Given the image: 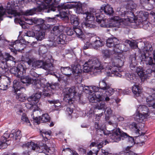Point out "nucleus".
Segmentation results:
<instances>
[{"mask_svg": "<svg viewBox=\"0 0 155 155\" xmlns=\"http://www.w3.org/2000/svg\"><path fill=\"white\" fill-rule=\"evenodd\" d=\"M101 53L104 58V61L101 63L96 58L89 59L83 65V71L84 72L91 71L96 73L99 71H100L102 69H104L106 71L110 68L113 65L112 64L113 62L112 56L114 54L116 55V51L103 49L101 50Z\"/></svg>", "mask_w": 155, "mask_h": 155, "instance_id": "1", "label": "nucleus"}, {"mask_svg": "<svg viewBox=\"0 0 155 155\" xmlns=\"http://www.w3.org/2000/svg\"><path fill=\"white\" fill-rule=\"evenodd\" d=\"M121 52L117 53L116 55H114L115 58H113L112 66L110 69L106 71L107 75L108 76H115L117 77L123 78L125 74L124 72L120 70V69L124 64L125 61V57L121 53Z\"/></svg>", "mask_w": 155, "mask_h": 155, "instance_id": "2", "label": "nucleus"}, {"mask_svg": "<svg viewBox=\"0 0 155 155\" xmlns=\"http://www.w3.org/2000/svg\"><path fill=\"white\" fill-rule=\"evenodd\" d=\"M53 0H36L35 2L38 5L37 9L39 12L43 11L45 12H50L51 11H56L57 10L59 12V14H57L56 16L63 17L62 15H65L67 12L62 11V9L60 6L62 5H59L57 7L56 5L53 3L50 4Z\"/></svg>", "mask_w": 155, "mask_h": 155, "instance_id": "3", "label": "nucleus"}, {"mask_svg": "<svg viewBox=\"0 0 155 155\" xmlns=\"http://www.w3.org/2000/svg\"><path fill=\"white\" fill-rule=\"evenodd\" d=\"M7 11L2 6H0V20H2V17L5 15H7V14L11 15V16H9L8 17L12 18V17H15L14 20L15 21L16 20L18 21H20L19 20V18L21 15L20 10L19 7L17 4L15 3L13 0H11L7 3L6 6Z\"/></svg>", "mask_w": 155, "mask_h": 155, "instance_id": "4", "label": "nucleus"}, {"mask_svg": "<svg viewBox=\"0 0 155 155\" xmlns=\"http://www.w3.org/2000/svg\"><path fill=\"white\" fill-rule=\"evenodd\" d=\"M130 68L133 71H136L138 75L141 79L142 81L147 79L150 77L152 73L151 69H148L145 71L141 67H136L137 62L136 58V54L130 55Z\"/></svg>", "mask_w": 155, "mask_h": 155, "instance_id": "5", "label": "nucleus"}, {"mask_svg": "<svg viewBox=\"0 0 155 155\" xmlns=\"http://www.w3.org/2000/svg\"><path fill=\"white\" fill-rule=\"evenodd\" d=\"M29 67L32 69L41 68L47 71L48 74H54L56 68L53 64L50 62H45L40 60H36L35 59H29L27 62Z\"/></svg>", "mask_w": 155, "mask_h": 155, "instance_id": "6", "label": "nucleus"}, {"mask_svg": "<svg viewBox=\"0 0 155 155\" xmlns=\"http://www.w3.org/2000/svg\"><path fill=\"white\" fill-rule=\"evenodd\" d=\"M23 147H26L33 150H36V151L39 153H43L48 155H51L54 152V148L50 149L46 144L42 142H40L38 146L37 144L35 143L32 141L28 142L24 144Z\"/></svg>", "mask_w": 155, "mask_h": 155, "instance_id": "7", "label": "nucleus"}, {"mask_svg": "<svg viewBox=\"0 0 155 155\" xmlns=\"http://www.w3.org/2000/svg\"><path fill=\"white\" fill-rule=\"evenodd\" d=\"M33 83L35 85V87L42 91L43 95L46 96L51 95L54 93V91L58 88V83L53 84L48 83L45 86L44 84L41 82L39 80H38L37 78L35 79Z\"/></svg>", "mask_w": 155, "mask_h": 155, "instance_id": "8", "label": "nucleus"}, {"mask_svg": "<svg viewBox=\"0 0 155 155\" xmlns=\"http://www.w3.org/2000/svg\"><path fill=\"white\" fill-rule=\"evenodd\" d=\"M149 115L147 107L144 105H140L137 107L136 112L133 116L135 121L141 123L145 121Z\"/></svg>", "mask_w": 155, "mask_h": 155, "instance_id": "9", "label": "nucleus"}, {"mask_svg": "<svg viewBox=\"0 0 155 155\" xmlns=\"http://www.w3.org/2000/svg\"><path fill=\"white\" fill-rule=\"evenodd\" d=\"M130 14L131 16L128 15L127 17L125 16L126 18L124 19L121 18L119 16L111 18V21H110V26L119 28L124 26V25H127L129 23L133 22L134 21V15L132 12Z\"/></svg>", "mask_w": 155, "mask_h": 155, "instance_id": "10", "label": "nucleus"}, {"mask_svg": "<svg viewBox=\"0 0 155 155\" xmlns=\"http://www.w3.org/2000/svg\"><path fill=\"white\" fill-rule=\"evenodd\" d=\"M88 98L90 103L98 102L95 105V108L98 110H105V103L104 101H103L104 97L102 95L93 93L89 94Z\"/></svg>", "mask_w": 155, "mask_h": 155, "instance_id": "11", "label": "nucleus"}, {"mask_svg": "<svg viewBox=\"0 0 155 155\" xmlns=\"http://www.w3.org/2000/svg\"><path fill=\"white\" fill-rule=\"evenodd\" d=\"M96 12L95 10H93L92 11L84 12V15H86L85 21L81 24V26L83 28H95L97 27L96 25L90 23V21H94L95 19Z\"/></svg>", "mask_w": 155, "mask_h": 155, "instance_id": "12", "label": "nucleus"}, {"mask_svg": "<svg viewBox=\"0 0 155 155\" xmlns=\"http://www.w3.org/2000/svg\"><path fill=\"white\" fill-rule=\"evenodd\" d=\"M137 7V5L134 2L131 0H129L128 1L127 4L126 6V8L127 10L128 11H123L122 8H118L117 9V11L118 12V14L122 16H125L127 17L128 15L131 16V15L130 14L131 12H132L134 15V12L133 11ZM134 19H135L134 16Z\"/></svg>", "mask_w": 155, "mask_h": 155, "instance_id": "13", "label": "nucleus"}, {"mask_svg": "<svg viewBox=\"0 0 155 155\" xmlns=\"http://www.w3.org/2000/svg\"><path fill=\"white\" fill-rule=\"evenodd\" d=\"M21 132L19 130H12L11 133L9 134L8 131H6L2 137V141L5 140L6 143L9 140H7L8 138H12L13 140H15L17 142H18L21 137Z\"/></svg>", "mask_w": 155, "mask_h": 155, "instance_id": "14", "label": "nucleus"}, {"mask_svg": "<svg viewBox=\"0 0 155 155\" xmlns=\"http://www.w3.org/2000/svg\"><path fill=\"white\" fill-rule=\"evenodd\" d=\"M118 40L115 37L108 38L106 41V44L107 47L109 48L113 47V50L116 51L117 53L122 51L124 49L122 48L124 45L119 43Z\"/></svg>", "mask_w": 155, "mask_h": 155, "instance_id": "15", "label": "nucleus"}, {"mask_svg": "<svg viewBox=\"0 0 155 155\" xmlns=\"http://www.w3.org/2000/svg\"><path fill=\"white\" fill-rule=\"evenodd\" d=\"M59 7L62 9V11H67V13L64 16L66 15L68 13L70 14L69 11L67 10L75 8H76V12L78 14H81L84 15V12L82 10V8L81 4H72L71 3H64L61 6Z\"/></svg>", "mask_w": 155, "mask_h": 155, "instance_id": "16", "label": "nucleus"}, {"mask_svg": "<svg viewBox=\"0 0 155 155\" xmlns=\"http://www.w3.org/2000/svg\"><path fill=\"white\" fill-rule=\"evenodd\" d=\"M71 24L73 25L74 29V33H75L77 37L82 39L84 36L83 32L80 28H78L79 23L78 18L75 15H71L70 17Z\"/></svg>", "mask_w": 155, "mask_h": 155, "instance_id": "17", "label": "nucleus"}, {"mask_svg": "<svg viewBox=\"0 0 155 155\" xmlns=\"http://www.w3.org/2000/svg\"><path fill=\"white\" fill-rule=\"evenodd\" d=\"M110 138L113 140L114 142H117L127 137V134L121 130L119 128L114 129L113 130L112 134L110 136Z\"/></svg>", "mask_w": 155, "mask_h": 155, "instance_id": "18", "label": "nucleus"}, {"mask_svg": "<svg viewBox=\"0 0 155 155\" xmlns=\"http://www.w3.org/2000/svg\"><path fill=\"white\" fill-rule=\"evenodd\" d=\"M4 60L5 61H1L2 64L1 67H0V74H5L8 70L6 63L7 61L10 60L14 64H15L16 63L15 58L8 53L5 54Z\"/></svg>", "mask_w": 155, "mask_h": 155, "instance_id": "19", "label": "nucleus"}, {"mask_svg": "<svg viewBox=\"0 0 155 155\" xmlns=\"http://www.w3.org/2000/svg\"><path fill=\"white\" fill-rule=\"evenodd\" d=\"M148 13L143 11H140L137 14V18L141 23L143 27L145 29H147L149 27L150 23L147 20L148 16Z\"/></svg>", "mask_w": 155, "mask_h": 155, "instance_id": "20", "label": "nucleus"}, {"mask_svg": "<svg viewBox=\"0 0 155 155\" xmlns=\"http://www.w3.org/2000/svg\"><path fill=\"white\" fill-rule=\"evenodd\" d=\"M106 79L105 78L100 81L99 86L100 90L105 91V94L107 96H111L114 91V90L111 88L110 85L106 82Z\"/></svg>", "mask_w": 155, "mask_h": 155, "instance_id": "21", "label": "nucleus"}, {"mask_svg": "<svg viewBox=\"0 0 155 155\" xmlns=\"http://www.w3.org/2000/svg\"><path fill=\"white\" fill-rule=\"evenodd\" d=\"M76 92L74 87L67 88L65 89L64 100L69 103H73L74 101L73 99L75 96Z\"/></svg>", "mask_w": 155, "mask_h": 155, "instance_id": "22", "label": "nucleus"}, {"mask_svg": "<svg viewBox=\"0 0 155 155\" xmlns=\"http://www.w3.org/2000/svg\"><path fill=\"white\" fill-rule=\"evenodd\" d=\"M67 40L65 35L61 34L58 36L54 37L52 45L54 47L58 46V45H64L67 44Z\"/></svg>", "mask_w": 155, "mask_h": 155, "instance_id": "23", "label": "nucleus"}, {"mask_svg": "<svg viewBox=\"0 0 155 155\" xmlns=\"http://www.w3.org/2000/svg\"><path fill=\"white\" fill-rule=\"evenodd\" d=\"M142 89L141 87L137 84H134L132 87V90L134 96L139 102L143 101V98H141Z\"/></svg>", "mask_w": 155, "mask_h": 155, "instance_id": "24", "label": "nucleus"}, {"mask_svg": "<svg viewBox=\"0 0 155 155\" xmlns=\"http://www.w3.org/2000/svg\"><path fill=\"white\" fill-rule=\"evenodd\" d=\"M25 73H24V74L22 75L21 77H19L20 78H21L20 81H21V84H29L32 82L34 86V87L37 88L35 87V85L33 83V82L35 80V79L36 78H37L38 80H39L37 78L38 76V75L34 72H31V74L32 76H34L35 77L34 78L31 80V78L28 76H25L24 74Z\"/></svg>", "mask_w": 155, "mask_h": 155, "instance_id": "25", "label": "nucleus"}, {"mask_svg": "<svg viewBox=\"0 0 155 155\" xmlns=\"http://www.w3.org/2000/svg\"><path fill=\"white\" fill-rule=\"evenodd\" d=\"M151 95L147 97L146 99L147 104L149 107L155 108V88L151 90Z\"/></svg>", "mask_w": 155, "mask_h": 155, "instance_id": "26", "label": "nucleus"}, {"mask_svg": "<svg viewBox=\"0 0 155 155\" xmlns=\"http://www.w3.org/2000/svg\"><path fill=\"white\" fill-rule=\"evenodd\" d=\"M10 79L8 77L3 75L0 76V87L1 90H5L8 88V86L10 84Z\"/></svg>", "mask_w": 155, "mask_h": 155, "instance_id": "27", "label": "nucleus"}, {"mask_svg": "<svg viewBox=\"0 0 155 155\" xmlns=\"http://www.w3.org/2000/svg\"><path fill=\"white\" fill-rule=\"evenodd\" d=\"M39 89V90L37 93L33 94L27 98L29 102L33 103L35 105H36V104L38 102L42 94L41 91L40 90V89Z\"/></svg>", "mask_w": 155, "mask_h": 155, "instance_id": "28", "label": "nucleus"}, {"mask_svg": "<svg viewBox=\"0 0 155 155\" xmlns=\"http://www.w3.org/2000/svg\"><path fill=\"white\" fill-rule=\"evenodd\" d=\"M10 72L18 78L21 77L24 73H25V71L22 67L20 68L13 67L10 69Z\"/></svg>", "mask_w": 155, "mask_h": 155, "instance_id": "29", "label": "nucleus"}, {"mask_svg": "<svg viewBox=\"0 0 155 155\" xmlns=\"http://www.w3.org/2000/svg\"><path fill=\"white\" fill-rule=\"evenodd\" d=\"M100 11L101 12H104L106 14L109 15H112L114 13L112 8L109 4L102 5Z\"/></svg>", "mask_w": 155, "mask_h": 155, "instance_id": "30", "label": "nucleus"}, {"mask_svg": "<svg viewBox=\"0 0 155 155\" xmlns=\"http://www.w3.org/2000/svg\"><path fill=\"white\" fill-rule=\"evenodd\" d=\"M146 54L147 53L145 52L141 54L140 57V59L141 61H145L147 65L148 64L151 66V65H153L154 64L152 62L153 58L152 57L147 56Z\"/></svg>", "mask_w": 155, "mask_h": 155, "instance_id": "31", "label": "nucleus"}, {"mask_svg": "<svg viewBox=\"0 0 155 155\" xmlns=\"http://www.w3.org/2000/svg\"><path fill=\"white\" fill-rule=\"evenodd\" d=\"M155 3V0H143L140 3L145 9L149 10L153 8V4Z\"/></svg>", "mask_w": 155, "mask_h": 155, "instance_id": "32", "label": "nucleus"}, {"mask_svg": "<svg viewBox=\"0 0 155 155\" xmlns=\"http://www.w3.org/2000/svg\"><path fill=\"white\" fill-rule=\"evenodd\" d=\"M96 38L94 41H92L93 48L96 50H98L99 48L103 46L104 44V43L99 38Z\"/></svg>", "mask_w": 155, "mask_h": 155, "instance_id": "33", "label": "nucleus"}, {"mask_svg": "<svg viewBox=\"0 0 155 155\" xmlns=\"http://www.w3.org/2000/svg\"><path fill=\"white\" fill-rule=\"evenodd\" d=\"M13 88L14 89V93L24 88L21 83L18 81L16 80H15L13 82Z\"/></svg>", "mask_w": 155, "mask_h": 155, "instance_id": "34", "label": "nucleus"}, {"mask_svg": "<svg viewBox=\"0 0 155 155\" xmlns=\"http://www.w3.org/2000/svg\"><path fill=\"white\" fill-rule=\"evenodd\" d=\"M94 127L97 131L98 135H102L101 134L103 133L105 135H107L108 134V132L107 130H104L101 127L98 122H95L94 124Z\"/></svg>", "mask_w": 155, "mask_h": 155, "instance_id": "35", "label": "nucleus"}, {"mask_svg": "<svg viewBox=\"0 0 155 155\" xmlns=\"http://www.w3.org/2000/svg\"><path fill=\"white\" fill-rule=\"evenodd\" d=\"M80 66L78 64L71 65V68L72 73L75 76H78L82 72V70L80 69Z\"/></svg>", "mask_w": 155, "mask_h": 155, "instance_id": "36", "label": "nucleus"}, {"mask_svg": "<svg viewBox=\"0 0 155 155\" xmlns=\"http://www.w3.org/2000/svg\"><path fill=\"white\" fill-rule=\"evenodd\" d=\"M50 119L49 117L48 114H43L41 118L40 117H36L35 118V122L36 123L38 124L40 123V120L42 121L43 122H47Z\"/></svg>", "mask_w": 155, "mask_h": 155, "instance_id": "37", "label": "nucleus"}, {"mask_svg": "<svg viewBox=\"0 0 155 155\" xmlns=\"http://www.w3.org/2000/svg\"><path fill=\"white\" fill-rule=\"evenodd\" d=\"M15 98L17 100L21 102H25L27 97L26 94L23 93L16 92L15 93Z\"/></svg>", "mask_w": 155, "mask_h": 155, "instance_id": "38", "label": "nucleus"}, {"mask_svg": "<svg viewBox=\"0 0 155 155\" xmlns=\"http://www.w3.org/2000/svg\"><path fill=\"white\" fill-rule=\"evenodd\" d=\"M84 36L82 39H84V41H93L95 40L96 37L95 35L94 34L87 33L85 35H84Z\"/></svg>", "mask_w": 155, "mask_h": 155, "instance_id": "39", "label": "nucleus"}, {"mask_svg": "<svg viewBox=\"0 0 155 155\" xmlns=\"http://www.w3.org/2000/svg\"><path fill=\"white\" fill-rule=\"evenodd\" d=\"M61 70L63 74L68 76L71 74L72 72L71 68L69 67H61Z\"/></svg>", "mask_w": 155, "mask_h": 155, "instance_id": "40", "label": "nucleus"}, {"mask_svg": "<svg viewBox=\"0 0 155 155\" xmlns=\"http://www.w3.org/2000/svg\"><path fill=\"white\" fill-rule=\"evenodd\" d=\"M106 142H107L106 140L104 141H102L101 142H92L90 144V146L91 147H95L97 149H99L101 148L103 145H106Z\"/></svg>", "mask_w": 155, "mask_h": 155, "instance_id": "41", "label": "nucleus"}, {"mask_svg": "<svg viewBox=\"0 0 155 155\" xmlns=\"http://www.w3.org/2000/svg\"><path fill=\"white\" fill-rule=\"evenodd\" d=\"M63 27L61 26H55L53 28V33L56 36L59 34L63 30Z\"/></svg>", "mask_w": 155, "mask_h": 155, "instance_id": "42", "label": "nucleus"}, {"mask_svg": "<svg viewBox=\"0 0 155 155\" xmlns=\"http://www.w3.org/2000/svg\"><path fill=\"white\" fill-rule=\"evenodd\" d=\"M99 11L96 12V14L95 17V19H96V21L98 23L100 22H104V21L102 20L104 19L105 18L104 17V15L103 14L101 13H98Z\"/></svg>", "mask_w": 155, "mask_h": 155, "instance_id": "43", "label": "nucleus"}, {"mask_svg": "<svg viewBox=\"0 0 155 155\" xmlns=\"http://www.w3.org/2000/svg\"><path fill=\"white\" fill-rule=\"evenodd\" d=\"M142 50L144 53L146 52L149 55L151 54V51L152 50L153 48L151 45L148 44L143 47Z\"/></svg>", "mask_w": 155, "mask_h": 155, "instance_id": "44", "label": "nucleus"}, {"mask_svg": "<svg viewBox=\"0 0 155 155\" xmlns=\"http://www.w3.org/2000/svg\"><path fill=\"white\" fill-rule=\"evenodd\" d=\"M21 122L23 124H25L27 125L31 126V124L29 120L26 115L24 114H23L21 116Z\"/></svg>", "mask_w": 155, "mask_h": 155, "instance_id": "45", "label": "nucleus"}, {"mask_svg": "<svg viewBox=\"0 0 155 155\" xmlns=\"http://www.w3.org/2000/svg\"><path fill=\"white\" fill-rule=\"evenodd\" d=\"M103 20L104 21V22H100L98 23L100 24V26L101 27L107 28L110 26V22L108 20V19L105 18Z\"/></svg>", "mask_w": 155, "mask_h": 155, "instance_id": "46", "label": "nucleus"}, {"mask_svg": "<svg viewBox=\"0 0 155 155\" xmlns=\"http://www.w3.org/2000/svg\"><path fill=\"white\" fill-rule=\"evenodd\" d=\"M45 33L38 31L36 34V38L38 41H41L44 38Z\"/></svg>", "mask_w": 155, "mask_h": 155, "instance_id": "47", "label": "nucleus"}, {"mask_svg": "<svg viewBox=\"0 0 155 155\" xmlns=\"http://www.w3.org/2000/svg\"><path fill=\"white\" fill-rule=\"evenodd\" d=\"M86 87H87L88 89L91 91V89H92V91L94 92H97L99 91L101 92V90H100V87H98L97 86H86Z\"/></svg>", "mask_w": 155, "mask_h": 155, "instance_id": "48", "label": "nucleus"}, {"mask_svg": "<svg viewBox=\"0 0 155 155\" xmlns=\"http://www.w3.org/2000/svg\"><path fill=\"white\" fill-rule=\"evenodd\" d=\"M129 127L130 129L134 130L136 133L139 132L140 131L138 128L137 124L135 122H133L130 124Z\"/></svg>", "mask_w": 155, "mask_h": 155, "instance_id": "49", "label": "nucleus"}, {"mask_svg": "<svg viewBox=\"0 0 155 155\" xmlns=\"http://www.w3.org/2000/svg\"><path fill=\"white\" fill-rule=\"evenodd\" d=\"M125 76L127 80L130 81L131 82L135 83L134 82V79L135 78L133 74H126Z\"/></svg>", "mask_w": 155, "mask_h": 155, "instance_id": "50", "label": "nucleus"}, {"mask_svg": "<svg viewBox=\"0 0 155 155\" xmlns=\"http://www.w3.org/2000/svg\"><path fill=\"white\" fill-rule=\"evenodd\" d=\"M130 148V147H127L125 150L124 152L125 155H138L136 154L134 152L130 151L129 150Z\"/></svg>", "mask_w": 155, "mask_h": 155, "instance_id": "51", "label": "nucleus"}, {"mask_svg": "<svg viewBox=\"0 0 155 155\" xmlns=\"http://www.w3.org/2000/svg\"><path fill=\"white\" fill-rule=\"evenodd\" d=\"M86 41V43L84 45L83 48L84 49H86L88 48H93L92 42L91 43H90L89 41Z\"/></svg>", "mask_w": 155, "mask_h": 155, "instance_id": "52", "label": "nucleus"}, {"mask_svg": "<svg viewBox=\"0 0 155 155\" xmlns=\"http://www.w3.org/2000/svg\"><path fill=\"white\" fill-rule=\"evenodd\" d=\"M17 41H16L12 43L9 46V48L11 50V51L13 52H15L16 51V49L14 47V45L18 42Z\"/></svg>", "mask_w": 155, "mask_h": 155, "instance_id": "53", "label": "nucleus"}, {"mask_svg": "<svg viewBox=\"0 0 155 155\" xmlns=\"http://www.w3.org/2000/svg\"><path fill=\"white\" fill-rule=\"evenodd\" d=\"M1 144H0V149H4L7 147V146L8 143H6L5 140L2 141V137L1 139Z\"/></svg>", "mask_w": 155, "mask_h": 155, "instance_id": "54", "label": "nucleus"}, {"mask_svg": "<svg viewBox=\"0 0 155 155\" xmlns=\"http://www.w3.org/2000/svg\"><path fill=\"white\" fill-rule=\"evenodd\" d=\"M66 32L68 35H72L74 33V28H67L66 30Z\"/></svg>", "mask_w": 155, "mask_h": 155, "instance_id": "55", "label": "nucleus"}, {"mask_svg": "<svg viewBox=\"0 0 155 155\" xmlns=\"http://www.w3.org/2000/svg\"><path fill=\"white\" fill-rule=\"evenodd\" d=\"M125 42L128 44L132 48H135L136 47H137L134 42L128 40H126L125 41Z\"/></svg>", "mask_w": 155, "mask_h": 155, "instance_id": "56", "label": "nucleus"}, {"mask_svg": "<svg viewBox=\"0 0 155 155\" xmlns=\"http://www.w3.org/2000/svg\"><path fill=\"white\" fill-rule=\"evenodd\" d=\"M153 59L152 62L154 64L153 65H151V67H152V69H151L152 70V73L153 71L155 73L154 76L155 77V51L153 53Z\"/></svg>", "mask_w": 155, "mask_h": 155, "instance_id": "57", "label": "nucleus"}, {"mask_svg": "<svg viewBox=\"0 0 155 155\" xmlns=\"http://www.w3.org/2000/svg\"><path fill=\"white\" fill-rule=\"evenodd\" d=\"M25 105L26 107L28 109H31L34 107L35 106H36V105H35L34 104L29 102L28 103L25 104Z\"/></svg>", "mask_w": 155, "mask_h": 155, "instance_id": "58", "label": "nucleus"}, {"mask_svg": "<svg viewBox=\"0 0 155 155\" xmlns=\"http://www.w3.org/2000/svg\"><path fill=\"white\" fill-rule=\"evenodd\" d=\"M105 111L106 112L107 114L109 115H111L112 113V111L110 108L109 107H107L106 108Z\"/></svg>", "mask_w": 155, "mask_h": 155, "instance_id": "59", "label": "nucleus"}, {"mask_svg": "<svg viewBox=\"0 0 155 155\" xmlns=\"http://www.w3.org/2000/svg\"><path fill=\"white\" fill-rule=\"evenodd\" d=\"M114 118L115 119H117L119 121H123L124 120V118L120 116L119 115H117L114 117Z\"/></svg>", "mask_w": 155, "mask_h": 155, "instance_id": "60", "label": "nucleus"}, {"mask_svg": "<svg viewBox=\"0 0 155 155\" xmlns=\"http://www.w3.org/2000/svg\"><path fill=\"white\" fill-rule=\"evenodd\" d=\"M48 102H49L51 104H57L58 103H59V104H58V105H54V106L55 107L56 106H60V104L59 103V101L58 100H53L51 101H48Z\"/></svg>", "mask_w": 155, "mask_h": 155, "instance_id": "61", "label": "nucleus"}, {"mask_svg": "<svg viewBox=\"0 0 155 155\" xmlns=\"http://www.w3.org/2000/svg\"><path fill=\"white\" fill-rule=\"evenodd\" d=\"M25 20L27 21V23L29 25H32L33 23V20L32 19L25 18Z\"/></svg>", "mask_w": 155, "mask_h": 155, "instance_id": "62", "label": "nucleus"}, {"mask_svg": "<svg viewBox=\"0 0 155 155\" xmlns=\"http://www.w3.org/2000/svg\"><path fill=\"white\" fill-rule=\"evenodd\" d=\"M66 110L67 112L68 113L69 115H71L73 112V110L72 108H71L69 107H68L67 108Z\"/></svg>", "mask_w": 155, "mask_h": 155, "instance_id": "63", "label": "nucleus"}, {"mask_svg": "<svg viewBox=\"0 0 155 155\" xmlns=\"http://www.w3.org/2000/svg\"><path fill=\"white\" fill-rule=\"evenodd\" d=\"M44 22V20L42 19H37V23L38 25H42Z\"/></svg>", "mask_w": 155, "mask_h": 155, "instance_id": "64", "label": "nucleus"}]
</instances>
